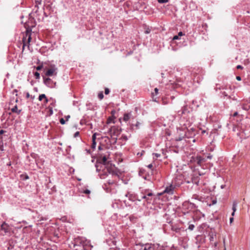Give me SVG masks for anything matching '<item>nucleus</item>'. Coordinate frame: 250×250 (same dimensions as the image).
<instances>
[{
  "mask_svg": "<svg viewBox=\"0 0 250 250\" xmlns=\"http://www.w3.org/2000/svg\"><path fill=\"white\" fill-rule=\"evenodd\" d=\"M57 68L55 65H54L51 68L47 70L45 74L46 76H52L53 75L56 76L57 74Z\"/></svg>",
  "mask_w": 250,
  "mask_h": 250,
  "instance_id": "3",
  "label": "nucleus"
},
{
  "mask_svg": "<svg viewBox=\"0 0 250 250\" xmlns=\"http://www.w3.org/2000/svg\"><path fill=\"white\" fill-rule=\"evenodd\" d=\"M153 194L152 192H148V193H146V194L143 195L141 196V199H146V200H148V198H147V196H152Z\"/></svg>",
  "mask_w": 250,
  "mask_h": 250,
  "instance_id": "17",
  "label": "nucleus"
},
{
  "mask_svg": "<svg viewBox=\"0 0 250 250\" xmlns=\"http://www.w3.org/2000/svg\"><path fill=\"white\" fill-rule=\"evenodd\" d=\"M97 134V133H95L93 134L92 136V142L96 141Z\"/></svg>",
  "mask_w": 250,
  "mask_h": 250,
  "instance_id": "25",
  "label": "nucleus"
},
{
  "mask_svg": "<svg viewBox=\"0 0 250 250\" xmlns=\"http://www.w3.org/2000/svg\"><path fill=\"white\" fill-rule=\"evenodd\" d=\"M131 115V113H125L124 115L123 120L125 122H127L130 119Z\"/></svg>",
  "mask_w": 250,
  "mask_h": 250,
  "instance_id": "13",
  "label": "nucleus"
},
{
  "mask_svg": "<svg viewBox=\"0 0 250 250\" xmlns=\"http://www.w3.org/2000/svg\"><path fill=\"white\" fill-rule=\"evenodd\" d=\"M240 106L243 110L248 111L250 109V102L242 104Z\"/></svg>",
  "mask_w": 250,
  "mask_h": 250,
  "instance_id": "9",
  "label": "nucleus"
},
{
  "mask_svg": "<svg viewBox=\"0 0 250 250\" xmlns=\"http://www.w3.org/2000/svg\"><path fill=\"white\" fill-rule=\"evenodd\" d=\"M34 76L35 77V78L36 79H39L40 78V73L38 72H35L34 73Z\"/></svg>",
  "mask_w": 250,
  "mask_h": 250,
  "instance_id": "22",
  "label": "nucleus"
},
{
  "mask_svg": "<svg viewBox=\"0 0 250 250\" xmlns=\"http://www.w3.org/2000/svg\"><path fill=\"white\" fill-rule=\"evenodd\" d=\"M43 83L45 85L50 88H53L56 85V82L49 78L43 77Z\"/></svg>",
  "mask_w": 250,
  "mask_h": 250,
  "instance_id": "2",
  "label": "nucleus"
},
{
  "mask_svg": "<svg viewBox=\"0 0 250 250\" xmlns=\"http://www.w3.org/2000/svg\"><path fill=\"white\" fill-rule=\"evenodd\" d=\"M30 94L29 93V92H27L26 93V98H29L30 97Z\"/></svg>",
  "mask_w": 250,
  "mask_h": 250,
  "instance_id": "46",
  "label": "nucleus"
},
{
  "mask_svg": "<svg viewBox=\"0 0 250 250\" xmlns=\"http://www.w3.org/2000/svg\"><path fill=\"white\" fill-rule=\"evenodd\" d=\"M109 93V90L108 88H105V91H104V93L105 94L107 95V94H108Z\"/></svg>",
  "mask_w": 250,
  "mask_h": 250,
  "instance_id": "34",
  "label": "nucleus"
},
{
  "mask_svg": "<svg viewBox=\"0 0 250 250\" xmlns=\"http://www.w3.org/2000/svg\"><path fill=\"white\" fill-rule=\"evenodd\" d=\"M195 226L193 224H190L188 227V229L192 230L194 229Z\"/></svg>",
  "mask_w": 250,
  "mask_h": 250,
  "instance_id": "24",
  "label": "nucleus"
},
{
  "mask_svg": "<svg viewBox=\"0 0 250 250\" xmlns=\"http://www.w3.org/2000/svg\"><path fill=\"white\" fill-rule=\"evenodd\" d=\"M8 166H10L11 164H10V163H8L7 164Z\"/></svg>",
  "mask_w": 250,
  "mask_h": 250,
  "instance_id": "63",
  "label": "nucleus"
},
{
  "mask_svg": "<svg viewBox=\"0 0 250 250\" xmlns=\"http://www.w3.org/2000/svg\"><path fill=\"white\" fill-rule=\"evenodd\" d=\"M11 111H12V112H13L14 113H17L18 114H20L21 111V110H18V107H17V105H16L14 107H13L11 109Z\"/></svg>",
  "mask_w": 250,
  "mask_h": 250,
  "instance_id": "16",
  "label": "nucleus"
},
{
  "mask_svg": "<svg viewBox=\"0 0 250 250\" xmlns=\"http://www.w3.org/2000/svg\"><path fill=\"white\" fill-rule=\"evenodd\" d=\"M153 155L155 156L157 158H158V157H160V156H161V154H158V153H153Z\"/></svg>",
  "mask_w": 250,
  "mask_h": 250,
  "instance_id": "40",
  "label": "nucleus"
},
{
  "mask_svg": "<svg viewBox=\"0 0 250 250\" xmlns=\"http://www.w3.org/2000/svg\"><path fill=\"white\" fill-rule=\"evenodd\" d=\"M237 114H238V112H234L233 113V116L235 117V116H236L237 115Z\"/></svg>",
  "mask_w": 250,
  "mask_h": 250,
  "instance_id": "51",
  "label": "nucleus"
},
{
  "mask_svg": "<svg viewBox=\"0 0 250 250\" xmlns=\"http://www.w3.org/2000/svg\"><path fill=\"white\" fill-rule=\"evenodd\" d=\"M107 170L110 174H111L112 175H117V174L115 172L110 169L107 168Z\"/></svg>",
  "mask_w": 250,
  "mask_h": 250,
  "instance_id": "21",
  "label": "nucleus"
},
{
  "mask_svg": "<svg viewBox=\"0 0 250 250\" xmlns=\"http://www.w3.org/2000/svg\"><path fill=\"white\" fill-rule=\"evenodd\" d=\"M174 187L170 185V186L167 187L165 190L163 191V193H161L160 195H162L163 193H167L169 195H171L173 194Z\"/></svg>",
  "mask_w": 250,
  "mask_h": 250,
  "instance_id": "4",
  "label": "nucleus"
},
{
  "mask_svg": "<svg viewBox=\"0 0 250 250\" xmlns=\"http://www.w3.org/2000/svg\"><path fill=\"white\" fill-rule=\"evenodd\" d=\"M4 132V131L3 130H0V134H2Z\"/></svg>",
  "mask_w": 250,
  "mask_h": 250,
  "instance_id": "54",
  "label": "nucleus"
},
{
  "mask_svg": "<svg viewBox=\"0 0 250 250\" xmlns=\"http://www.w3.org/2000/svg\"><path fill=\"white\" fill-rule=\"evenodd\" d=\"M50 100H52V102L51 103V104L52 105V106H54V104H55V101L52 98L50 99Z\"/></svg>",
  "mask_w": 250,
  "mask_h": 250,
  "instance_id": "42",
  "label": "nucleus"
},
{
  "mask_svg": "<svg viewBox=\"0 0 250 250\" xmlns=\"http://www.w3.org/2000/svg\"><path fill=\"white\" fill-rule=\"evenodd\" d=\"M98 149H99V150H102V149H103V147H102V146H98Z\"/></svg>",
  "mask_w": 250,
  "mask_h": 250,
  "instance_id": "52",
  "label": "nucleus"
},
{
  "mask_svg": "<svg viewBox=\"0 0 250 250\" xmlns=\"http://www.w3.org/2000/svg\"><path fill=\"white\" fill-rule=\"evenodd\" d=\"M158 91H159V89L157 88H155L154 89V93H152V95L153 96L157 95L158 93Z\"/></svg>",
  "mask_w": 250,
  "mask_h": 250,
  "instance_id": "29",
  "label": "nucleus"
},
{
  "mask_svg": "<svg viewBox=\"0 0 250 250\" xmlns=\"http://www.w3.org/2000/svg\"><path fill=\"white\" fill-rule=\"evenodd\" d=\"M91 191L89 189H84L83 190V193L86 194H89L90 193Z\"/></svg>",
  "mask_w": 250,
  "mask_h": 250,
  "instance_id": "26",
  "label": "nucleus"
},
{
  "mask_svg": "<svg viewBox=\"0 0 250 250\" xmlns=\"http://www.w3.org/2000/svg\"><path fill=\"white\" fill-rule=\"evenodd\" d=\"M179 39V37L178 35H175L173 38V40H176Z\"/></svg>",
  "mask_w": 250,
  "mask_h": 250,
  "instance_id": "37",
  "label": "nucleus"
},
{
  "mask_svg": "<svg viewBox=\"0 0 250 250\" xmlns=\"http://www.w3.org/2000/svg\"><path fill=\"white\" fill-rule=\"evenodd\" d=\"M160 3H165L168 1V0H157Z\"/></svg>",
  "mask_w": 250,
  "mask_h": 250,
  "instance_id": "28",
  "label": "nucleus"
},
{
  "mask_svg": "<svg viewBox=\"0 0 250 250\" xmlns=\"http://www.w3.org/2000/svg\"><path fill=\"white\" fill-rule=\"evenodd\" d=\"M107 183H108L109 185H112V184H114V183H115V182H114V181L109 180L107 181Z\"/></svg>",
  "mask_w": 250,
  "mask_h": 250,
  "instance_id": "32",
  "label": "nucleus"
},
{
  "mask_svg": "<svg viewBox=\"0 0 250 250\" xmlns=\"http://www.w3.org/2000/svg\"><path fill=\"white\" fill-rule=\"evenodd\" d=\"M147 167L148 168L151 169L153 167V165L152 164H150L148 165Z\"/></svg>",
  "mask_w": 250,
  "mask_h": 250,
  "instance_id": "43",
  "label": "nucleus"
},
{
  "mask_svg": "<svg viewBox=\"0 0 250 250\" xmlns=\"http://www.w3.org/2000/svg\"><path fill=\"white\" fill-rule=\"evenodd\" d=\"M8 166H10L11 164H10V163H8L7 164Z\"/></svg>",
  "mask_w": 250,
  "mask_h": 250,
  "instance_id": "64",
  "label": "nucleus"
},
{
  "mask_svg": "<svg viewBox=\"0 0 250 250\" xmlns=\"http://www.w3.org/2000/svg\"><path fill=\"white\" fill-rule=\"evenodd\" d=\"M197 174H198L197 176H202V175H203L204 174V173L203 172H201L200 171H198Z\"/></svg>",
  "mask_w": 250,
  "mask_h": 250,
  "instance_id": "41",
  "label": "nucleus"
},
{
  "mask_svg": "<svg viewBox=\"0 0 250 250\" xmlns=\"http://www.w3.org/2000/svg\"><path fill=\"white\" fill-rule=\"evenodd\" d=\"M125 196L126 197H128V199L132 201H134L135 200H137L140 201L141 200V199H139L137 198L135 196H133L132 194H129V193L126 194H125Z\"/></svg>",
  "mask_w": 250,
  "mask_h": 250,
  "instance_id": "12",
  "label": "nucleus"
},
{
  "mask_svg": "<svg viewBox=\"0 0 250 250\" xmlns=\"http://www.w3.org/2000/svg\"><path fill=\"white\" fill-rule=\"evenodd\" d=\"M243 132H244V133L246 135H247V136H249V135H250V132L249 133H248V134L245 132V131H243Z\"/></svg>",
  "mask_w": 250,
  "mask_h": 250,
  "instance_id": "53",
  "label": "nucleus"
},
{
  "mask_svg": "<svg viewBox=\"0 0 250 250\" xmlns=\"http://www.w3.org/2000/svg\"><path fill=\"white\" fill-rule=\"evenodd\" d=\"M142 125V123L139 121H137L136 124H132L130 125V128L133 130H136L140 129L141 125Z\"/></svg>",
  "mask_w": 250,
  "mask_h": 250,
  "instance_id": "6",
  "label": "nucleus"
},
{
  "mask_svg": "<svg viewBox=\"0 0 250 250\" xmlns=\"http://www.w3.org/2000/svg\"><path fill=\"white\" fill-rule=\"evenodd\" d=\"M186 111H187L186 107L184 106V108L182 109V114H185Z\"/></svg>",
  "mask_w": 250,
  "mask_h": 250,
  "instance_id": "35",
  "label": "nucleus"
},
{
  "mask_svg": "<svg viewBox=\"0 0 250 250\" xmlns=\"http://www.w3.org/2000/svg\"><path fill=\"white\" fill-rule=\"evenodd\" d=\"M238 203V202L237 201H234L233 202L232 208L233 212L231 213V215L232 216H234V215L235 212L236 210V207L237 206Z\"/></svg>",
  "mask_w": 250,
  "mask_h": 250,
  "instance_id": "11",
  "label": "nucleus"
},
{
  "mask_svg": "<svg viewBox=\"0 0 250 250\" xmlns=\"http://www.w3.org/2000/svg\"><path fill=\"white\" fill-rule=\"evenodd\" d=\"M45 99V103H47L48 102V100L47 99V98L46 97V99Z\"/></svg>",
  "mask_w": 250,
  "mask_h": 250,
  "instance_id": "57",
  "label": "nucleus"
},
{
  "mask_svg": "<svg viewBox=\"0 0 250 250\" xmlns=\"http://www.w3.org/2000/svg\"><path fill=\"white\" fill-rule=\"evenodd\" d=\"M233 221V217H230V219H229V222H230V223H231Z\"/></svg>",
  "mask_w": 250,
  "mask_h": 250,
  "instance_id": "48",
  "label": "nucleus"
},
{
  "mask_svg": "<svg viewBox=\"0 0 250 250\" xmlns=\"http://www.w3.org/2000/svg\"><path fill=\"white\" fill-rule=\"evenodd\" d=\"M191 161L195 165L200 167H203L204 164L206 162V158L200 155L196 156H192L191 159Z\"/></svg>",
  "mask_w": 250,
  "mask_h": 250,
  "instance_id": "1",
  "label": "nucleus"
},
{
  "mask_svg": "<svg viewBox=\"0 0 250 250\" xmlns=\"http://www.w3.org/2000/svg\"><path fill=\"white\" fill-rule=\"evenodd\" d=\"M183 35H184L183 33L182 32H181H181H179L178 33V36H179V37H180V36H183Z\"/></svg>",
  "mask_w": 250,
  "mask_h": 250,
  "instance_id": "45",
  "label": "nucleus"
},
{
  "mask_svg": "<svg viewBox=\"0 0 250 250\" xmlns=\"http://www.w3.org/2000/svg\"><path fill=\"white\" fill-rule=\"evenodd\" d=\"M236 68H237V69H242L243 68V67L241 65H238L236 66Z\"/></svg>",
  "mask_w": 250,
  "mask_h": 250,
  "instance_id": "39",
  "label": "nucleus"
},
{
  "mask_svg": "<svg viewBox=\"0 0 250 250\" xmlns=\"http://www.w3.org/2000/svg\"><path fill=\"white\" fill-rule=\"evenodd\" d=\"M26 36H28V39H27V47L28 48H29L30 47V42L31 41V33L29 32L28 31H27L26 32Z\"/></svg>",
  "mask_w": 250,
  "mask_h": 250,
  "instance_id": "14",
  "label": "nucleus"
},
{
  "mask_svg": "<svg viewBox=\"0 0 250 250\" xmlns=\"http://www.w3.org/2000/svg\"><path fill=\"white\" fill-rule=\"evenodd\" d=\"M96 141L92 142V145H91V148L93 149H95V148H96Z\"/></svg>",
  "mask_w": 250,
  "mask_h": 250,
  "instance_id": "27",
  "label": "nucleus"
},
{
  "mask_svg": "<svg viewBox=\"0 0 250 250\" xmlns=\"http://www.w3.org/2000/svg\"><path fill=\"white\" fill-rule=\"evenodd\" d=\"M69 118H70V116L68 115L67 116V119H68Z\"/></svg>",
  "mask_w": 250,
  "mask_h": 250,
  "instance_id": "61",
  "label": "nucleus"
},
{
  "mask_svg": "<svg viewBox=\"0 0 250 250\" xmlns=\"http://www.w3.org/2000/svg\"><path fill=\"white\" fill-rule=\"evenodd\" d=\"M236 79L238 80V81H240L241 80V77L240 76H237L236 77Z\"/></svg>",
  "mask_w": 250,
  "mask_h": 250,
  "instance_id": "49",
  "label": "nucleus"
},
{
  "mask_svg": "<svg viewBox=\"0 0 250 250\" xmlns=\"http://www.w3.org/2000/svg\"><path fill=\"white\" fill-rule=\"evenodd\" d=\"M42 67H43L42 65H40L36 67V69L37 70H40L42 69Z\"/></svg>",
  "mask_w": 250,
  "mask_h": 250,
  "instance_id": "31",
  "label": "nucleus"
},
{
  "mask_svg": "<svg viewBox=\"0 0 250 250\" xmlns=\"http://www.w3.org/2000/svg\"><path fill=\"white\" fill-rule=\"evenodd\" d=\"M29 179V177H28V175H26L25 176V177H24V178H23V179H24V180H27V179Z\"/></svg>",
  "mask_w": 250,
  "mask_h": 250,
  "instance_id": "50",
  "label": "nucleus"
},
{
  "mask_svg": "<svg viewBox=\"0 0 250 250\" xmlns=\"http://www.w3.org/2000/svg\"><path fill=\"white\" fill-rule=\"evenodd\" d=\"M216 203V200H213L212 201V204H215Z\"/></svg>",
  "mask_w": 250,
  "mask_h": 250,
  "instance_id": "58",
  "label": "nucleus"
},
{
  "mask_svg": "<svg viewBox=\"0 0 250 250\" xmlns=\"http://www.w3.org/2000/svg\"><path fill=\"white\" fill-rule=\"evenodd\" d=\"M98 161L99 162L100 164L102 163L103 164L105 165L106 164L107 161L106 156H103L102 154H101L100 156H99L98 157Z\"/></svg>",
  "mask_w": 250,
  "mask_h": 250,
  "instance_id": "7",
  "label": "nucleus"
},
{
  "mask_svg": "<svg viewBox=\"0 0 250 250\" xmlns=\"http://www.w3.org/2000/svg\"><path fill=\"white\" fill-rule=\"evenodd\" d=\"M161 75H162V77H164L163 76H164V73H161Z\"/></svg>",
  "mask_w": 250,
  "mask_h": 250,
  "instance_id": "62",
  "label": "nucleus"
},
{
  "mask_svg": "<svg viewBox=\"0 0 250 250\" xmlns=\"http://www.w3.org/2000/svg\"><path fill=\"white\" fill-rule=\"evenodd\" d=\"M50 114H53V109H52V108H51L50 109Z\"/></svg>",
  "mask_w": 250,
  "mask_h": 250,
  "instance_id": "55",
  "label": "nucleus"
},
{
  "mask_svg": "<svg viewBox=\"0 0 250 250\" xmlns=\"http://www.w3.org/2000/svg\"><path fill=\"white\" fill-rule=\"evenodd\" d=\"M151 31V30L149 28H147L146 31H145V33L146 34H149Z\"/></svg>",
  "mask_w": 250,
  "mask_h": 250,
  "instance_id": "36",
  "label": "nucleus"
},
{
  "mask_svg": "<svg viewBox=\"0 0 250 250\" xmlns=\"http://www.w3.org/2000/svg\"><path fill=\"white\" fill-rule=\"evenodd\" d=\"M205 158H206V160L207 159H211L212 158V155L209 154L207 157H205Z\"/></svg>",
  "mask_w": 250,
  "mask_h": 250,
  "instance_id": "44",
  "label": "nucleus"
},
{
  "mask_svg": "<svg viewBox=\"0 0 250 250\" xmlns=\"http://www.w3.org/2000/svg\"><path fill=\"white\" fill-rule=\"evenodd\" d=\"M46 96L44 94H42L39 95V100L41 101L43 99H46Z\"/></svg>",
  "mask_w": 250,
  "mask_h": 250,
  "instance_id": "20",
  "label": "nucleus"
},
{
  "mask_svg": "<svg viewBox=\"0 0 250 250\" xmlns=\"http://www.w3.org/2000/svg\"><path fill=\"white\" fill-rule=\"evenodd\" d=\"M138 245H140L141 246L142 248L143 249V250H153V247L151 244L146 243L145 244H139Z\"/></svg>",
  "mask_w": 250,
  "mask_h": 250,
  "instance_id": "5",
  "label": "nucleus"
},
{
  "mask_svg": "<svg viewBox=\"0 0 250 250\" xmlns=\"http://www.w3.org/2000/svg\"><path fill=\"white\" fill-rule=\"evenodd\" d=\"M190 204L192 205V207H193L194 208H196L197 207L196 206L195 204L194 203H190Z\"/></svg>",
  "mask_w": 250,
  "mask_h": 250,
  "instance_id": "47",
  "label": "nucleus"
},
{
  "mask_svg": "<svg viewBox=\"0 0 250 250\" xmlns=\"http://www.w3.org/2000/svg\"><path fill=\"white\" fill-rule=\"evenodd\" d=\"M201 197H200L199 196H198V195L197 194H194L193 195L192 197V199H195V200H197L198 201H201Z\"/></svg>",
  "mask_w": 250,
  "mask_h": 250,
  "instance_id": "18",
  "label": "nucleus"
},
{
  "mask_svg": "<svg viewBox=\"0 0 250 250\" xmlns=\"http://www.w3.org/2000/svg\"><path fill=\"white\" fill-rule=\"evenodd\" d=\"M192 182L197 185H198L199 180L198 176H197L196 174L193 176L191 179Z\"/></svg>",
  "mask_w": 250,
  "mask_h": 250,
  "instance_id": "10",
  "label": "nucleus"
},
{
  "mask_svg": "<svg viewBox=\"0 0 250 250\" xmlns=\"http://www.w3.org/2000/svg\"><path fill=\"white\" fill-rule=\"evenodd\" d=\"M95 167H96V171L97 172H99L101 170V169L99 168V165L98 163L96 164Z\"/></svg>",
  "mask_w": 250,
  "mask_h": 250,
  "instance_id": "33",
  "label": "nucleus"
},
{
  "mask_svg": "<svg viewBox=\"0 0 250 250\" xmlns=\"http://www.w3.org/2000/svg\"><path fill=\"white\" fill-rule=\"evenodd\" d=\"M213 237L212 236H210V241H212L213 240Z\"/></svg>",
  "mask_w": 250,
  "mask_h": 250,
  "instance_id": "59",
  "label": "nucleus"
},
{
  "mask_svg": "<svg viewBox=\"0 0 250 250\" xmlns=\"http://www.w3.org/2000/svg\"><path fill=\"white\" fill-rule=\"evenodd\" d=\"M25 40H26V37H24L23 38V39H22V42H23V46H22V52L24 50L25 46L26 45V43L25 42Z\"/></svg>",
  "mask_w": 250,
  "mask_h": 250,
  "instance_id": "19",
  "label": "nucleus"
},
{
  "mask_svg": "<svg viewBox=\"0 0 250 250\" xmlns=\"http://www.w3.org/2000/svg\"><path fill=\"white\" fill-rule=\"evenodd\" d=\"M60 122L62 125H64L65 123V121L63 118H61Z\"/></svg>",
  "mask_w": 250,
  "mask_h": 250,
  "instance_id": "30",
  "label": "nucleus"
},
{
  "mask_svg": "<svg viewBox=\"0 0 250 250\" xmlns=\"http://www.w3.org/2000/svg\"><path fill=\"white\" fill-rule=\"evenodd\" d=\"M0 150H1V151L3 150V146H0Z\"/></svg>",
  "mask_w": 250,
  "mask_h": 250,
  "instance_id": "56",
  "label": "nucleus"
},
{
  "mask_svg": "<svg viewBox=\"0 0 250 250\" xmlns=\"http://www.w3.org/2000/svg\"><path fill=\"white\" fill-rule=\"evenodd\" d=\"M98 97L100 100L103 99L104 98V94L103 92H101L100 93H99L98 94Z\"/></svg>",
  "mask_w": 250,
  "mask_h": 250,
  "instance_id": "23",
  "label": "nucleus"
},
{
  "mask_svg": "<svg viewBox=\"0 0 250 250\" xmlns=\"http://www.w3.org/2000/svg\"><path fill=\"white\" fill-rule=\"evenodd\" d=\"M80 134V133L79 131H77L75 133L74 135V137H77V136H78Z\"/></svg>",
  "mask_w": 250,
  "mask_h": 250,
  "instance_id": "38",
  "label": "nucleus"
},
{
  "mask_svg": "<svg viewBox=\"0 0 250 250\" xmlns=\"http://www.w3.org/2000/svg\"><path fill=\"white\" fill-rule=\"evenodd\" d=\"M14 91H15V92H18V90H16V89H15V90H14Z\"/></svg>",
  "mask_w": 250,
  "mask_h": 250,
  "instance_id": "60",
  "label": "nucleus"
},
{
  "mask_svg": "<svg viewBox=\"0 0 250 250\" xmlns=\"http://www.w3.org/2000/svg\"><path fill=\"white\" fill-rule=\"evenodd\" d=\"M110 132L112 135H115L116 133H118L117 132H118V130L115 126H113L110 129Z\"/></svg>",
  "mask_w": 250,
  "mask_h": 250,
  "instance_id": "15",
  "label": "nucleus"
},
{
  "mask_svg": "<svg viewBox=\"0 0 250 250\" xmlns=\"http://www.w3.org/2000/svg\"><path fill=\"white\" fill-rule=\"evenodd\" d=\"M9 226L5 223L3 222L0 226V229L3 231L4 233H6L9 232Z\"/></svg>",
  "mask_w": 250,
  "mask_h": 250,
  "instance_id": "8",
  "label": "nucleus"
}]
</instances>
